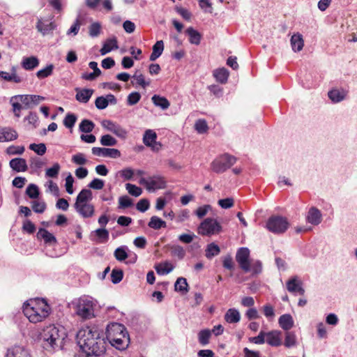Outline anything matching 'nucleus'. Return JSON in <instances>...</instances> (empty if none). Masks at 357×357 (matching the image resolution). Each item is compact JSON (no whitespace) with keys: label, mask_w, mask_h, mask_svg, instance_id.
Masks as SVG:
<instances>
[{"label":"nucleus","mask_w":357,"mask_h":357,"mask_svg":"<svg viewBox=\"0 0 357 357\" xmlns=\"http://www.w3.org/2000/svg\"><path fill=\"white\" fill-rule=\"evenodd\" d=\"M77 341L83 353L79 357H102L107 342L102 331L97 326L80 328L77 333Z\"/></svg>","instance_id":"1"},{"label":"nucleus","mask_w":357,"mask_h":357,"mask_svg":"<svg viewBox=\"0 0 357 357\" xmlns=\"http://www.w3.org/2000/svg\"><path fill=\"white\" fill-rule=\"evenodd\" d=\"M50 307L43 298L31 299L23 305V312L32 323H38L47 318L50 313Z\"/></svg>","instance_id":"2"},{"label":"nucleus","mask_w":357,"mask_h":357,"mask_svg":"<svg viewBox=\"0 0 357 357\" xmlns=\"http://www.w3.org/2000/svg\"><path fill=\"white\" fill-rule=\"evenodd\" d=\"M106 338L111 345L119 350L126 349L130 342L126 327L119 323L112 322L106 328Z\"/></svg>","instance_id":"3"},{"label":"nucleus","mask_w":357,"mask_h":357,"mask_svg":"<svg viewBox=\"0 0 357 357\" xmlns=\"http://www.w3.org/2000/svg\"><path fill=\"white\" fill-rule=\"evenodd\" d=\"M67 334L65 328L61 326L51 324L44 328L41 337L46 349L61 348Z\"/></svg>","instance_id":"4"},{"label":"nucleus","mask_w":357,"mask_h":357,"mask_svg":"<svg viewBox=\"0 0 357 357\" xmlns=\"http://www.w3.org/2000/svg\"><path fill=\"white\" fill-rule=\"evenodd\" d=\"M71 305L75 314L80 319L84 321L95 317L96 304L91 297L82 296L74 300Z\"/></svg>","instance_id":"5"},{"label":"nucleus","mask_w":357,"mask_h":357,"mask_svg":"<svg viewBox=\"0 0 357 357\" xmlns=\"http://www.w3.org/2000/svg\"><path fill=\"white\" fill-rule=\"evenodd\" d=\"M222 231V227L217 219L207 218L197 227V233L203 236H211L219 234Z\"/></svg>","instance_id":"6"},{"label":"nucleus","mask_w":357,"mask_h":357,"mask_svg":"<svg viewBox=\"0 0 357 357\" xmlns=\"http://www.w3.org/2000/svg\"><path fill=\"white\" fill-rule=\"evenodd\" d=\"M237 158L229 153H223L216 157L211 164V169L221 174L229 169L236 162Z\"/></svg>","instance_id":"7"},{"label":"nucleus","mask_w":357,"mask_h":357,"mask_svg":"<svg viewBox=\"0 0 357 357\" xmlns=\"http://www.w3.org/2000/svg\"><path fill=\"white\" fill-rule=\"evenodd\" d=\"M289 224L285 217L281 215H272L266 222V229L275 234L284 233L289 228Z\"/></svg>","instance_id":"8"},{"label":"nucleus","mask_w":357,"mask_h":357,"mask_svg":"<svg viewBox=\"0 0 357 357\" xmlns=\"http://www.w3.org/2000/svg\"><path fill=\"white\" fill-rule=\"evenodd\" d=\"M139 182L149 192H155L158 190L165 189L167 185L165 177L161 175H153L149 178H141Z\"/></svg>","instance_id":"9"},{"label":"nucleus","mask_w":357,"mask_h":357,"mask_svg":"<svg viewBox=\"0 0 357 357\" xmlns=\"http://www.w3.org/2000/svg\"><path fill=\"white\" fill-rule=\"evenodd\" d=\"M250 250L248 248H241L238 250L236 255V260L238 263L241 268L245 273L250 270Z\"/></svg>","instance_id":"10"},{"label":"nucleus","mask_w":357,"mask_h":357,"mask_svg":"<svg viewBox=\"0 0 357 357\" xmlns=\"http://www.w3.org/2000/svg\"><path fill=\"white\" fill-rule=\"evenodd\" d=\"M17 98H20L24 109H32L45 100L44 96L30 94L20 95Z\"/></svg>","instance_id":"11"},{"label":"nucleus","mask_w":357,"mask_h":357,"mask_svg":"<svg viewBox=\"0 0 357 357\" xmlns=\"http://www.w3.org/2000/svg\"><path fill=\"white\" fill-rule=\"evenodd\" d=\"M102 126L121 139H126L127 137V131L120 125L110 120H104L102 122Z\"/></svg>","instance_id":"12"},{"label":"nucleus","mask_w":357,"mask_h":357,"mask_svg":"<svg viewBox=\"0 0 357 357\" xmlns=\"http://www.w3.org/2000/svg\"><path fill=\"white\" fill-rule=\"evenodd\" d=\"M91 152L94 155L110 158H118L121 156L120 151L116 149L93 147Z\"/></svg>","instance_id":"13"},{"label":"nucleus","mask_w":357,"mask_h":357,"mask_svg":"<svg viewBox=\"0 0 357 357\" xmlns=\"http://www.w3.org/2000/svg\"><path fill=\"white\" fill-rule=\"evenodd\" d=\"M157 135L152 130L145 131L143 136V142L146 146L151 147L153 151H158L161 147L160 143L156 142Z\"/></svg>","instance_id":"14"},{"label":"nucleus","mask_w":357,"mask_h":357,"mask_svg":"<svg viewBox=\"0 0 357 357\" xmlns=\"http://www.w3.org/2000/svg\"><path fill=\"white\" fill-rule=\"evenodd\" d=\"M74 207L76 211L84 218H91L94 214V206L92 204L75 203Z\"/></svg>","instance_id":"15"},{"label":"nucleus","mask_w":357,"mask_h":357,"mask_svg":"<svg viewBox=\"0 0 357 357\" xmlns=\"http://www.w3.org/2000/svg\"><path fill=\"white\" fill-rule=\"evenodd\" d=\"M6 357H31L29 351L22 345H15L8 349Z\"/></svg>","instance_id":"16"},{"label":"nucleus","mask_w":357,"mask_h":357,"mask_svg":"<svg viewBox=\"0 0 357 357\" xmlns=\"http://www.w3.org/2000/svg\"><path fill=\"white\" fill-rule=\"evenodd\" d=\"M306 221L312 225L316 226L319 225L322 221V214L321 211L317 207H311L307 212Z\"/></svg>","instance_id":"17"},{"label":"nucleus","mask_w":357,"mask_h":357,"mask_svg":"<svg viewBox=\"0 0 357 357\" xmlns=\"http://www.w3.org/2000/svg\"><path fill=\"white\" fill-rule=\"evenodd\" d=\"M56 26L54 22L45 20L38 19L36 28L43 36H46L52 32Z\"/></svg>","instance_id":"18"},{"label":"nucleus","mask_w":357,"mask_h":357,"mask_svg":"<svg viewBox=\"0 0 357 357\" xmlns=\"http://www.w3.org/2000/svg\"><path fill=\"white\" fill-rule=\"evenodd\" d=\"M266 342L272 347H279L282 344L281 332L271 331L266 333Z\"/></svg>","instance_id":"19"},{"label":"nucleus","mask_w":357,"mask_h":357,"mask_svg":"<svg viewBox=\"0 0 357 357\" xmlns=\"http://www.w3.org/2000/svg\"><path fill=\"white\" fill-rule=\"evenodd\" d=\"M9 165L16 172H24L28 169L26 160L22 158H15L10 160Z\"/></svg>","instance_id":"20"},{"label":"nucleus","mask_w":357,"mask_h":357,"mask_svg":"<svg viewBox=\"0 0 357 357\" xmlns=\"http://www.w3.org/2000/svg\"><path fill=\"white\" fill-rule=\"evenodd\" d=\"M347 94V91L342 89H333L328 93V98L334 103L344 100Z\"/></svg>","instance_id":"21"},{"label":"nucleus","mask_w":357,"mask_h":357,"mask_svg":"<svg viewBox=\"0 0 357 357\" xmlns=\"http://www.w3.org/2000/svg\"><path fill=\"white\" fill-rule=\"evenodd\" d=\"M36 236L38 239L43 240L45 244L53 245L57 242L56 237L43 228L39 229Z\"/></svg>","instance_id":"22"},{"label":"nucleus","mask_w":357,"mask_h":357,"mask_svg":"<svg viewBox=\"0 0 357 357\" xmlns=\"http://www.w3.org/2000/svg\"><path fill=\"white\" fill-rule=\"evenodd\" d=\"M290 43L292 50L294 52H298L301 51L304 46L303 36L299 33L293 34L290 40Z\"/></svg>","instance_id":"23"},{"label":"nucleus","mask_w":357,"mask_h":357,"mask_svg":"<svg viewBox=\"0 0 357 357\" xmlns=\"http://www.w3.org/2000/svg\"><path fill=\"white\" fill-rule=\"evenodd\" d=\"M286 285L287 290L291 293H298L300 295H303L305 293L304 289L301 286L296 278L289 279Z\"/></svg>","instance_id":"24"},{"label":"nucleus","mask_w":357,"mask_h":357,"mask_svg":"<svg viewBox=\"0 0 357 357\" xmlns=\"http://www.w3.org/2000/svg\"><path fill=\"white\" fill-rule=\"evenodd\" d=\"M76 100L80 102L86 103L92 96L94 91L90 89H76Z\"/></svg>","instance_id":"25"},{"label":"nucleus","mask_w":357,"mask_h":357,"mask_svg":"<svg viewBox=\"0 0 357 357\" xmlns=\"http://www.w3.org/2000/svg\"><path fill=\"white\" fill-rule=\"evenodd\" d=\"M39 65V60L35 56L29 57H24L22 59L21 66L26 70H31Z\"/></svg>","instance_id":"26"},{"label":"nucleus","mask_w":357,"mask_h":357,"mask_svg":"<svg viewBox=\"0 0 357 357\" xmlns=\"http://www.w3.org/2000/svg\"><path fill=\"white\" fill-rule=\"evenodd\" d=\"M224 318L227 323L235 324L239 322L241 314L238 310L230 308L226 312Z\"/></svg>","instance_id":"27"},{"label":"nucleus","mask_w":357,"mask_h":357,"mask_svg":"<svg viewBox=\"0 0 357 357\" xmlns=\"http://www.w3.org/2000/svg\"><path fill=\"white\" fill-rule=\"evenodd\" d=\"M18 97H20V95L12 96L10 99V103L11 104L13 107L12 110L17 118L20 117L21 110L22 109H24V105L22 104L20 98H17Z\"/></svg>","instance_id":"28"},{"label":"nucleus","mask_w":357,"mask_h":357,"mask_svg":"<svg viewBox=\"0 0 357 357\" xmlns=\"http://www.w3.org/2000/svg\"><path fill=\"white\" fill-rule=\"evenodd\" d=\"M213 75L218 82L225 84L227 82L229 73L225 68H221L215 70Z\"/></svg>","instance_id":"29"},{"label":"nucleus","mask_w":357,"mask_h":357,"mask_svg":"<svg viewBox=\"0 0 357 357\" xmlns=\"http://www.w3.org/2000/svg\"><path fill=\"white\" fill-rule=\"evenodd\" d=\"M119 48L117 44V40L116 38H109L106 40L103 44L102 48L100 50L101 55H105L106 54L111 52L112 50H116Z\"/></svg>","instance_id":"30"},{"label":"nucleus","mask_w":357,"mask_h":357,"mask_svg":"<svg viewBox=\"0 0 357 357\" xmlns=\"http://www.w3.org/2000/svg\"><path fill=\"white\" fill-rule=\"evenodd\" d=\"M3 142H10L15 140L18 137V134L15 130L10 127L1 128Z\"/></svg>","instance_id":"31"},{"label":"nucleus","mask_w":357,"mask_h":357,"mask_svg":"<svg viewBox=\"0 0 357 357\" xmlns=\"http://www.w3.org/2000/svg\"><path fill=\"white\" fill-rule=\"evenodd\" d=\"M278 323L280 326L285 331H289L294 326L293 318L289 314H284L280 316Z\"/></svg>","instance_id":"32"},{"label":"nucleus","mask_w":357,"mask_h":357,"mask_svg":"<svg viewBox=\"0 0 357 357\" xmlns=\"http://www.w3.org/2000/svg\"><path fill=\"white\" fill-rule=\"evenodd\" d=\"M189 37V42L191 44L198 45L200 44L202 35L192 27H188L185 31Z\"/></svg>","instance_id":"33"},{"label":"nucleus","mask_w":357,"mask_h":357,"mask_svg":"<svg viewBox=\"0 0 357 357\" xmlns=\"http://www.w3.org/2000/svg\"><path fill=\"white\" fill-rule=\"evenodd\" d=\"M174 268V266L168 261L160 263L155 266V269L157 273L160 275H165L173 271Z\"/></svg>","instance_id":"34"},{"label":"nucleus","mask_w":357,"mask_h":357,"mask_svg":"<svg viewBox=\"0 0 357 357\" xmlns=\"http://www.w3.org/2000/svg\"><path fill=\"white\" fill-rule=\"evenodd\" d=\"M0 78L6 81L13 82L15 83H20L22 82L21 77L16 75L15 68H12L11 73L0 71Z\"/></svg>","instance_id":"35"},{"label":"nucleus","mask_w":357,"mask_h":357,"mask_svg":"<svg viewBox=\"0 0 357 357\" xmlns=\"http://www.w3.org/2000/svg\"><path fill=\"white\" fill-rule=\"evenodd\" d=\"M164 50V43L162 40L157 41L153 46V52L150 55V60L153 61L156 60L162 54Z\"/></svg>","instance_id":"36"},{"label":"nucleus","mask_w":357,"mask_h":357,"mask_svg":"<svg viewBox=\"0 0 357 357\" xmlns=\"http://www.w3.org/2000/svg\"><path fill=\"white\" fill-rule=\"evenodd\" d=\"M151 100L156 107H159L162 109H167L170 105L169 100L166 98L158 95L153 96Z\"/></svg>","instance_id":"37"},{"label":"nucleus","mask_w":357,"mask_h":357,"mask_svg":"<svg viewBox=\"0 0 357 357\" xmlns=\"http://www.w3.org/2000/svg\"><path fill=\"white\" fill-rule=\"evenodd\" d=\"M93 233L97 237L96 241L99 243H107L109 240V231L105 228H98Z\"/></svg>","instance_id":"38"},{"label":"nucleus","mask_w":357,"mask_h":357,"mask_svg":"<svg viewBox=\"0 0 357 357\" xmlns=\"http://www.w3.org/2000/svg\"><path fill=\"white\" fill-rule=\"evenodd\" d=\"M92 199V192L89 189H82L76 198L75 203L85 204Z\"/></svg>","instance_id":"39"},{"label":"nucleus","mask_w":357,"mask_h":357,"mask_svg":"<svg viewBox=\"0 0 357 357\" xmlns=\"http://www.w3.org/2000/svg\"><path fill=\"white\" fill-rule=\"evenodd\" d=\"M148 226L153 229H160L161 228H165L167 227L166 222L162 220L158 216H152L150 219Z\"/></svg>","instance_id":"40"},{"label":"nucleus","mask_w":357,"mask_h":357,"mask_svg":"<svg viewBox=\"0 0 357 357\" xmlns=\"http://www.w3.org/2000/svg\"><path fill=\"white\" fill-rule=\"evenodd\" d=\"M206 257L212 259L213 257L217 256L220 252V249L218 245L214 243L208 244L205 250Z\"/></svg>","instance_id":"41"},{"label":"nucleus","mask_w":357,"mask_h":357,"mask_svg":"<svg viewBox=\"0 0 357 357\" xmlns=\"http://www.w3.org/2000/svg\"><path fill=\"white\" fill-rule=\"evenodd\" d=\"M296 344H297V340H296V334L294 332L287 331L285 333L284 345L287 348H291V347L296 346Z\"/></svg>","instance_id":"42"},{"label":"nucleus","mask_w":357,"mask_h":357,"mask_svg":"<svg viewBox=\"0 0 357 357\" xmlns=\"http://www.w3.org/2000/svg\"><path fill=\"white\" fill-rule=\"evenodd\" d=\"M174 289L177 291L187 293L188 291V284L186 279L182 277L178 278L174 284Z\"/></svg>","instance_id":"43"},{"label":"nucleus","mask_w":357,"mask_h":357,"mask_svg":"<svg viewBox=\"0 0 357 357\" xmlns=\"http://www.w3.org/2000/svg\"><path fill=\"white\" fill-rule=\"evenodd\" d=\"M127 250L128 248L126 246H121L117 248L114 252V255L116 259L119 261L126 260L128 256Z\"/></svg>","instance_id":"44"},{"label":"nucleus","mask_w":357,"mask_h":357,"mask_svg":"<svg viewBox=\"0 0 357 357\" xmlns=\"http://www.w3.org/2000/svg\"><path fill=\"white\" fill-rule=\"evenodd\" d=\"M211 335V331L208 329L200 331L198 333L199 342L203 346L206 345L209 342Z\"/></svg>","instance_id":"45"},{"label":"nucleus","mask_w":357,"mask_h":357,"mask_svg":"<svg viewBox=\"0 0 357 357\" xmlns=\"http://www.w3.org/2000/svg\"><path fill=\"white\" fill-rule=\"evenodd\" d=\"M95 127V124L90 120L84 119L79 126V130L82 132H91Z\"/></svg>","instance_id":"46"},{"label":"nucleus","mask_w":357,"mask_h":357,"mask_svg":"<svg viewBox=\"0 0 357 357\" xmlns=\"http://www.w3.org/2000/svg\"><path fill=\"white\" fill-rule=\"evenodd\" d=\"M54 70V65L49 64L45 68L38 70L36 73V76L38 79H44L50 76Z\"/></svg>","instance_id":"47"},{"label":"nucleus","mask_w":357,"mask_h":357,"mask_svg":"<svg viewBox=\"0 0 357 357\" xmlns=\"http://www.w3.org/2000/svg\"><path fill=\"white\" fill-rule=\"evenodd\" d=\"M26 194L31 199H36L39 196V189L36 184H29L26 190Z\"/></svg>","instance_id":"48"},{"label":"nucleus","mask_w":357,"mask_h":357,"mask_svg":"<svg viewBox=\"0 0 357 357\" xmlns=\"http://www.w3.org/2000/svg\"><path fill=\"white\" fill-rule=\"evenodd\" d=\"M29 149L39 155H43L47 151L46 146L44 143L31 144L29 145Z\"/></svg>","instance_id":"49"},{"label":"nucleus","mask_w":357,"mask_h":357,"mask_svg":"<svg viewBox=\"0 0 357 357\" xmlns=\"http://www.w3.org/2000/svg\"><path fill=\"white\" fill-rule=\"evenodd\" d=\"M133 205L132 199L128 196L124 195L119 198V209L126 208Z\"/></svg>","instance_id":"50"},{"label":"nucleus","mask_w":357,"mask_h":357,"mask_svg":"<svg viewBox=\"0 0 357 357\" xmlns=\"http://www.w3.org/2000/svg\"><path fill=\"white\" fill-rule=\"evenodd\" d=\"M100 142V144L105 146H112L117 144V140L109 135H102Z\"/></svg>","instance_id":"51"},{"label":"nucleus","mask_w":357,"mask_h":357,"mask_svg":"<svg viewBox=\"0 0 357 357\" xmlns=\"http://www.w3.org/2000/svg\"><path fill=\"white\" fill-rule=\"evenodd\" d=\"M77 116L75 114L73 113H68L64 118L63 123L67 128H72L75 126Z\"/></svg>","instance_id":"52"},{"label":"nucleus","mask_w":357,"mask_h":357,"mask_svg":"<svg viewBox=\"0 0 357 357\" xmlns=\"http://www.w3.org/2000/svg\"><path fill=\"white\" fill-rule=\"evenodd\" d=\"M126 189L128 190L130 195L134 197H139L142 193V190L141 188L132 183H126Z\"/></svg>","instance_id":"53"},{"label":"nucleus","mask_w":357,"mask_h":357,"mask_svg":"<svg viewBox=\"0 0 357 357\" xmlns=\"http://www.w3.org/2000/svg\"><path fill=\"white\" fill-rule=\"evenodd\" d=\"M195 128L199 134H204L207 132L208 127L206 120L198 119L195 124Z\"/></svg>","instance_id":"54"},{"label":"nucleus","mask_w":357,"mask_h":357,"mask_svg":"<svg viewBox=\"0 0 357 357\" xmlns=\"http://www.w3.org/2000/svg\"><path fill=\"white\" fill-rule=\"evenodd\" d=\"M60 169V165L56 162L52 167L47 169L45 176L50 178H56L59 174Z\"/></svg>","instance_id":"55"},{"label":"nucleus","mask_w":357,"mask_h":357,"mask_svg":"<svg viewBox=\"0 0 357 357\" xmlns=\"http://www.w3.org/2000/svg\"><path fill=\"white\" fill-rule=\"evenodd\" d=\"M24 146H10L6 149V153L10 155H22L24 152Z\"/></svg>","instance_id":"56"},{"label":"nucleus","mask_w":357,"mask_h":357,"mask_svg":"<svg viewBox=\"0 0 357 357\" xmlns=\"http://www.w3.org/2000/svg\"><path fill=\"white\" fill-rule=\"evenodd\" d=\"M212 207L209 204H205L202 206H199L195 211L194 213L198 217V218H203L208 212L211 210Z\"/></svg>","instance_id":"57"},{"label":"nucleus","mask_w":357,"mask_h":357,"mask_svg":"<svg viewBox=\"0 0 357 357\" xmlns=\"http://www.w3.org/2000/svg\"><path fill=\"white\" fill-rule=\"evenodd\" d=\"M123 278V272L121 269H113L111 273L112 282L113 284L119 283Z\"/></svg>","instance_id":"58"},{"label":"nucleus","mask_w":357,"mask_h":357,"mask_svg":"<svg viewBox=\"0 0 357 357\" xmlns=\"http://www.w3.org/2000/svg\"><path fill=\"white\" fill-rule=\"evenodd\" d=\"M262 271V264L260 261L257 260L252 263L250 262V270L248 272H252L254 275L261 273Z\"/></svg>","instance_id":"59"},{"label":"nucleus","mask_w":357,"mask_h":357,"mask_svg":"<svg viewBox=\"0 0 357 357\" xmlns=\"http://www.w3.org/2000/svg\"><path fill=\"white\" fill-rule=\"evenodd\" d=\"M141 99V94L139 92H132L127 98V105L132 106L136 105Z\"/></svg>","instance_id":"60"},{"label":"nucleus","mask_w":357,"mask_h":357,"mask_svg":"<svg viewBox=\"0 0 357 357\" xmlns=\"http://www.w3.org/2000/svg\"><path fill=\"white\" fill-rule=\"evenodd\" d=\"M71 161L77 165H84L87 162V160L85 158L84 153H78L72 156Z\"/></svg>","instance_id":"61"},{"label":"nucleus","mask_w":357,"mask_h":357,"mask_svg":"<svg viewBox=\"0 0 357 357\" xmlns=\"http://www.w3.org/2000/svg\"><path fill=\"white\" fill-rule=\"evenodd\" d=\"M22 230L29 234H31L35 232L36 226L31 220L26 219L23 221Z\"/></svg>","instance_id":"62"},{"label":"nucleus","mask_w":357,"mask_h":357,"mask_svg":"<svg viewBox=\"0 0 357 357\" xmlns=\"http://www.w3.org/2000/svg\"><path fill=\"white\" fill-rule=\"evenodd\" d=\"M31 206L33 211L37 213H43L46 208L44 202L33 201Z\"/></svg>","instance_id":"63"},{"label":"nucleus","mask_w":357,"mask_h":357,"mask_svg":"<svg viewBox=\"0 0 357 357\" xmlns=\"http://www.w3.org/2000/svg\"><path fill=\"white\" fill-rule=\"evenodd\" d=\"M150 206L149 201L147 199H140L136 205V208L142 213L146 211Z\"/></svg>","instance_id":"64"}]
</instances>
